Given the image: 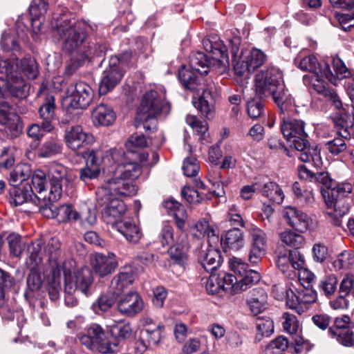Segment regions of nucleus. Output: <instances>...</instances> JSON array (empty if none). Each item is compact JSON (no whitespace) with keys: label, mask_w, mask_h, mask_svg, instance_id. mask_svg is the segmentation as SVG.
<instances>
[{"label":"nucleus","mask_w":354,"mask_h":354,"mask_svg":"<svg viewBox=\"0 0 354 354\" xmlns=\"http://www.w3.org/2000/svg\"><path fill=\"white\" fill-rule=\"evenodd\" d=\"M250 293V296L248 298L247 303L251 312L254 315H257L262 311L266 303V292L261 288H255Z\"/></svg>","instance_id":"37"},{"label":"nucleus","mask_w":354,"mask_h":354,"mask_svg":"<svg viewBox=\"0 0 354 354\" xmlns=\"http://www.w3.org/2000/svg\"><path fill=\"white\" fill-rule=\"evenodd\" d=\"M281 241L285 245L299 249L302 248L305 244L304 237L291 230H286L279 234Z\"/></svg>","instance_id":"49"},{"label":"nucleus","mask_w":354,"mask_h":354,"mask_svg":"<svg viewBox=\"0 0 354 354\" xmlns=\"http://www.w3.org/2000/svg\"><path fill=\"white\" fill-rule=\"evenodd\" d=\"M331 337L344 346L352 347L354 344V333L351 328L339 330L329 333Z\"/></svg>","instance_id":"57"},{"label":"nucleus","mask_w":354,"mask_h":354,"mask_svg":"<svg viewBox=\"0 0 354 354\" xmlns=\"http://www.w3.org/2000/svg\"><path fill=\"white\" fill-rule=\"evenodd\" d=\"M163 205L169 214L174 216L177 227L182 230L187 218V212L183 206L174 199H167Z\"/></svg>","instance_id":"32"},{"label":"nucleus","mask_w":354,"mask_h":354,"mask_svg":"<svg viewBox=\"0 0 354 354\" xmlns=\"http://www.w3.org/2000/svg\"><path fill=\"white\" fill-rule=\"evenodd\" d=\"M263 97H254L247 103V111L248 115L252 118L260 117L264 111L263 104L261 101Z\"/></svg>","instance_id":"63"},{"label":"nucleus","mask_w":354,"mask_h":354,"mask_svg":"<svg viewBox=\"0 0 354 354\" xmlns=\"http://www.w3.org/2000/svg\"><path fill=\"white\" fill-rule=\"evenodd\" d=\"M333 66L338 78H349L352 81L348 94L354 112V74L353 71L347 68L344 62L337 55L333 57Z\"/></svg>","instance_id":"31"},{"label":"nucleus","mask_w":354,"mask_h":354,"mask_svg":"<svg viewBox=\"0 0 354 354\" xmlns=\"http://www.w3.org/2000/svg\"><path fill=\"white\" fill-rule=\"evenodd\" d=\"M209 59L202 52H195L189 56V67L201 75H207L210 70Z\"/></svg>","instance_id":"38"},{"label":"nucleus","mask_w":354,"mask_h":354,"mask_svg":"<svg viewBox=\"0 0 354 354\" xmlns=\"http://www.w3.org/2000/svg\"><path fill=\"white\" fill-rule=\"evenodd\" d=\"M52 24L53 28L59 36L63 48L70 53L74 54L72 62L68 68L73 73L91 55L101 57L105 46L99 45L94 50L91 47L83 45L86 37V24L82 21L71 20L66 14L55 18Z\"/></svg>","instance_id":"1"},{"label":"nucleus","mask_w":354,"mask_h":354,"mask_svg":"<svg viewBox=\"0 0 354 354\" xmlns=\"http://www.w3.org/2000/svg\"><path fill=\"white\" fill-rule=\"evenodd\" d=\"M322 193L327 207L330 209H333V212L329 213L330 215L342 217L348 212L349 206L346 198L342 197L333 198L330 197L328 195L326 196V192H323V190H322Z\"/></svg>","instance_id":"35"},{"label":"nucleus","mask_w":354,"mask_h":354,"mask_svg":"<svg viewBox=\"0 0 354 354\" xmlns=\"http://www.w3.org/2000/svg\"><path fill=\"white\" fill-rule=\"evenodd\" d=\"M164 329V326L160 324H153L152 327L143 328L140 334L143 339H145L148 344L157 345L161 339V334Z\"/></svg>","instance_id":"50"},{"label":"nucleus","mask_w":354,"mask_h":354,"mask_svg":"<svg viewBox=\"0 0 354 354\" xmlns=\"http://www.w3.org/2000/svg\"><path fill=\"white\" fill-rule=\"evenodd\" d=\"M39 118L42 120L43 128L50 132L53 129V121L55 115V97L52 95L46 96L43 104L38 110Z\"/></svg>","instance_id":"26"},{"label":"nucleus","mask_w":354,"mask_h":354,"mask_svg":"<svg viewBox=\"0 0 354 354\" xmlns=\"http://www.w3.org/2000/svg\"><path fill=\"white\" fill-rule=\"evenodd\" d=\"M281 119V131L283 136L290 146L298 151L297 156L301 161L306 162L311 156L309 153L308 134L305 131V122L301 120L286 119L285 115Z\"/></svg>","instance_id":"7"},{"label":"nucleus","mask_w":354,"mask_h":354,"mask_svg":"<svg viewBox=\"0 0 354 354\" xmlns=\"http://www.w3.org/2000/svg\"><path fill=\"white\" fill-rule=\"evenodd\" d=\"M248 230L250 239L248 260L250 263L257 264L266 254L267 235L263 230L254 225H251Z\"/></svg>","instance_id":"14"},{"label":"nucleus","mask_w":354,"mask_h":354,"mask_svg":"<svg viewBox=\"0 0 354 354\" xmlns=\"http://www.w3.org/2000/svg\"><path fill=\"white\" fill-rule=\"evenodd\" d=\"M66 168L61 164L53 163L46 174L41 170H37L32 176V185L37 192L36 199H48L57 201L62 193V185L66 179Z\"/></svg>","instance_id":"3"},{"label":"nucleus","mask_w":354,"mask_h":354,"mask_svg":"<svg viewBox=\"0 0 354 354\" xmlns=\"http://www.w3.org/2000/svg\"><path fill=\"white\" fill-rule=\"evenodd\" d=\"M21 68L24 75L30 80H35L38 74V64L32 57L24 58L21 61Z\"/></svg>","instance_id":"60"},{"label":"nucleus","mask_w":354,"mask_h":354,"mask_svg":"<svg viewBox=\"0 0 354 354\" xmlns=\"http://www.w3.org/2000/svg\"><path fill=\"white\" fill-rule=\"evenodd\" d=\"M196 71L183 65L178 71V79L185 89L192 93L203 90L202 95L197 100L193 98L194 106L207 118H210L214 113V104L218 95L216 86L213 82L203 87L202 78L196 75Z\"/></svg>","instance_id":"4"},{"label":"nucleus","mask_w":354,"mask_h":354,"mask_svg":"<svg viewBox=\"0 0 354 354\" xmlns=\"http://www.w3.org/2000/svg\"><path fill=\"white\" fill-rule=\"evenodd\" d=\"M17 32L14 31H4L2 34L1 45L5 51H19L20 46L18 37H21L18 33L19 23L17 24Z\"/></svg>","instance_id":"43"},{"label":"nucleus","mask_w":354,"mask_h":354,"mask_svg":"<svg viewBox=\"0 0 354 354\" xmlns=\"http://www.w3.org/2000/svg\"><path fill=\"white\" fill-rule=\"evenodd\" d=\"M337 281V278L335 275L329 274L319 281V288L325 295L330 296L335 292Z\"/></svg>","instance_id":"62"},{"label":"nucleus","mask_w":354,"mask_h":354,"mask_svg":"<svg viewBox=\"0 0 354 354\" xmlns=\"http://www.w3.org/2000/svg\"><path fill=\"white\" fill-rule=\"evenodd\" d=\"M114 227L129 242L136 243L142 237L140 227L131 219L119 221Z\"/></svg>","instance_id":"29"},{"label":"nucleus","mask_w":354,"mask_h":354,"mask_svg":"<svg viewBox=\"0 0 354 354\" xmlns=\"http://www.w3.org/2000/svg\"><path fill=\"white\" fill-rule=\"evenodd\" d=\"M8 79V85H7L8 93L12 96L25 98L28 94V85L26 81L19 75L14 77Z\"/></svg>","instance_id":"41"},{"label":"nucleus","mask_w":354,"mask_h":354,"mask_svg":"<svg viewBox=\"0 0 354 354\" xmlns=\"http://www.w3.org/2000/svg\"><path fill=\"white\" fill-rule=\"evenodd\" d=\"M255 88L257 95L272 96L283 115L293 109L294 99L286 88L281 74L277 68L270 66L261 70L255 77Z\"/></svg>","instance_id":"2"},{"label":"nucleus","mask_w":354,"mask_h":354,"mask_svg":"<svg viewBox=\"0 0 354 354\" xmlns=\"http://www.w3.org/2000/svg\"><path fill=\"white\" fill-rule=\"evenodd\" d=\"M260 189L261 194L272 202L280 204L284 198V194L279 186L271 181L264 183Z\"/></svg>","instance_id":"42"},{"label":"nucleus","mask_w":354,"mask_h":354,"mask_svg":"<svg viewBox=\"0 0 354 354\" xmlns=\"http://www.w3.org/2000/svg\"><path fill=\"white\" fill-rule=\"evenodd\" d=\"M133 281L134 276L131 270L120 272L112 279L110 291L119 297Z\"/></svg>","instance_id":"33"},{"label":"nucleus","mask_w":354,"mask_h":354,"mask_svg":"<svg viewBox=\"0 0 354 354\" xmlns=\"http://www.w3.org/2000/svg\"><path fill=\"white\" fill-rule=\"evenodd\" d=\"M100 194H113V196H131L137 193V187L132 180L114 173V177L108 179L104 187L99 189Z\"/></svg>","instance_id":"15"},{"label":"nucleus","mask_w":354,"mask_h":354,"mask_svg":"<svg viewBox=\"0 0 354 354\" xmlns=\"http://www.w3.org/2000/svg\"><path fill=\"white\" fill-rule=\"evenodd\" d=\"M10 255L20 257L27 248V244L17 233L11 232L6 236Z\"/></svg>","instance_id":"40"},{"label":"nucleus","mask_w":354,"mask_h":354,"mask_svg":"<svg viewBox=\"0 0 354 354\" xmlns=\"http://www.w3.org/2000/svg\"><path fill=\"white\" fill-rule=\"evenodd\" d=\"M55 218L60 223L77 222L80 213L73 209L71 205H62L56 207Z\"/></svg>","instance_id":"44"},{"label":"nucleus","mask_w":354,"mask_h":354,"mask_svg":"<svg viewBox=\"0 0 354 354\" xmlns=\"http://www.w3.org/2000/svg\"><path fill=\"white\" fill-rule=\"evenodd\" d=\"M297 170L300 179L322 185L329 190L331 189L333 183L328 172L314 173L304 165L298 166Z\"/></svg>","instance_id":"27"},{"label":"nucleus","mask_w":354,"mask_h":354,"mask_svg":"<svg viewBox=\"0 0 354 354\" xmlns=\"http://www.w3.org/2000/svg\"><path fill=\"white\" fill-rule=\"evenodd\" d=\"M267 55L260 49L241 50L238 60L235 61L234 69L238 75H243L246 72L254 73L267 62Z\"/></svg>","instance_id":"12"},{"label":"nucleus","mask_w":354,"mask_h":354,"mask_svg":"<svg viewBox=\"0 0 354 354\" xmlns=\"http://www.w3.org/2000/svg\"><path fill=\"white\" fill-rule=\"evenodd\" d=\"M354 263V254L351 250L341 252L333 262L336 269H348Z\"/></svg>","instance_id":"61"},{"label":"nucleus","mask_w":354,"mask_h":354,"mask_svg":"<svg viewBox=\"0 0 354 354\" xmlns=\"http://www.w3.org/2000/svg\"><path fill=\"white\" fill-rule=\"evenodd\" d=\"M104 153L101 149H91L86 151L84 158L86 159V165L93 169L100 172L101 165L103 162Z\"/></svg>","instance_id":"53"},{"label":"nucleus","mask_w":354,"mask_h":354,"mask_svg":"<svg viewBox=\"0 0 354 354\" xmlns=\"http://www.w3.org/2000/svg\"><path fill=\"white\" fill-rule=\"evenodd\" d=\"M62 146L56 139H50L45 141L38 151V156L41 158H51L62 152Z\"/></svg>","instance_id":"47"},{"label":"nucleus","mask_w":354,"mask_h":354,"mask_svg":"<svg viewBox=\"0 0 354 354\" xmlns=\"http://www.w3.org/2000/svg\"><path fill=\"white\" fill-rule=\"evenodd\" d=\"M82 344L93 351L101 353H111L114 351L113 346L116 347L118 343H111L107 334L98 324L91 325L86 334L80 338Z\"/></svg>","instance_id":"9"},{"label":"nucleus","mask_w":354,"mask_h":354,"mask_svg":"<svg viewBox=\"0 0 354 354\" xmlns=\"http://www.w3.org/2000/svg\"><path fill=\"white\" fill-rule=\"evenodd\" d=\"M118 311L127 317H133L144 308L142 299L136 292H131L121 297L117 304Z\"/></svg>","instance_id":"24"},{"label":"nucleus","mask_w":354,"mask_h":354,"mask_svg":"<svg viewBox=\"0 0 354 354\" xmlns=\"http://www.w3.org/2000/svg\"><path fill=\"white\" fill-rule=\"evenodd\" d=\"M325 77L323 74L312 75L311 84L312 88L319 95L324 96L327 101L331 103L339 113L345 112L343 109L342 102L336 91L330 87L322 79Z\"/></svg>","instance_id":"21"},{"label":"nucleus","mask_w":354,"mask_h":354,"mask_svg":"<svg viewBox=\"0 0 354 354\" xmlns=\"http://www.w3.org/2000/svg\"><path fill=\"white\" fill-rule=\"evenodd\" d=\"M294 63L302 71H306L315 75H324L325 77L330 82L335 80L328 63L325 62H318L317 59L314 55H308L304 57L300 56L297 57Z\"/></svg>","instance_id":"19"},{"label":"nucleus","mask_w":354,"mask_h":354,"mask_svg":"<svg viewBox=\"0 0 354 354\" xmlns=\"http://www.w3.org/2000/svg\"><path fill=\"white\" fill-rule=\"evenodd\" d=\"M64 292L73 295L75 291L87 295L93 283L92 271L88 268H83L71 274L64 270Z\"/></svg>","instance_id":"11"},{"label":"nucleus","mask_w":354,"mask_h":354,"mask_svg":"<svg viewBox=\"0 0 354 354\" xmlns=\"http://www.w3.org/2000/svg\"><path fill=\"white\" fill-rule=\"evenodd\" d=\"M334 123L339 128L336 133L337 136L328 141L325 145L331 154L337 156L344 152L347 148L346 141L350 139L348 129L353 124V118L345 112L339 113L335 117Z\"/></svg>","instance_id":"8"},{"label":"nucleus","mask_w":354,"mask_h":354,"mask_svg":"<svg viewBox=\"0 0 354 354\" xmlns=\"http://www.w3.org/2000/svg\"><path fill=\"white\" fill-rule=\"evenodd\" d=\"M218 276L223 290L232 293H238L239 292L238 277L225 272L218 274Z\"/></svg>","instance_id":"59"},{"label":"nucleus","mask_w":354,"mask_h":354,"mask_svg":"<svg viewBox=\"0 0 354 354\" xmlns=\"http://www.w3.org/2000/svg\"><path fill=\"white\" fill-rule=\"evenodd\" d=\"M141 173V165L135 162L119 165L115 169V174L123 176L133 182L140 176Z\"/></svg>","instance_id":"45"},{"label":"nucleus","mask_w":354,"mask_h":354,"mask_svg":"<svg viewBox=\"0 0 354 354\" xmlns=\"http://www.w3.org/2000/svg\"><path fill=\"white\" fill-rule=\"evenodd\" d=\"M92 121L95 126H109L115 120V114L111 107L100 104L92 111Z\"/></svg>","instance_id":"30"},{"label":"nucleus","mask_w":354,"mask_h":354,"mask_svg":"<svg viewBox=\"0 0 354 354\" xmlns=\"http://www.w3.org/2000/svg\"><path fill=\"white\" fill-rule=\"evenodd\" d=\"M98 203L103 207L102 210V218L106 223L112 225L113 227L115 223L127 211L124 202L119 200L113 194H100L97 192Z\"/></svg>","instance_id":"13"},{"label":"nucleus","mask_w":354,"mask_h":354,"mask_svg":"<svg viewBox=\"0 0 354 354\" xmlns=\"http://www.w3.org/2000/svg\"><path fill=\"white\" fill-rule=\"evenodd\" d=\"M223 259L220 250L215 248L207 250L201 259V265L207 272L216 270L221 264Z\"/></svg>","instance_id":"39"},{"label":"nucleus","mask_w":354,"mask_h":354,"mask_svg":"<svg viewBox=\"0 0 354 354\" xmlns=\"http://www.w3.org/2000/svg\"><path fill=\"white\" fill-rule=\"evenodd\" d=\"M48 4L44 0H32L29 8L30 15L37 19H39L48 10Z\"/></svg>","instance_id":"64"},{"label":"nucleus","mask_w":354,"mask_h":354,"mask_svg":"<svg viewBox=\"0 0 354 354\" xmlns=\"http://www.w3.org/2000/svg\"><path fill=\"white\" fill-rule=\"evenodd\" d=\"M199 169L198 160L195 158L191 157L185 159L183 165L184 174L192 178L193 183L196 188L204 189L205 184L203 182L200 178H196Z\"/></svg>","instance_id":"36"},{"label":"nucleus","mask_w":354,"mask_h":354,"mask_svg":"<svg viewBox=\"0 0 354 354\" xmlns=\"http://www.w3.org/2000/svg\"><path fill=\"white\" fill-rule=\"evenodd\" d=\"M91 265L93 272L100 277L111 274L118 267L115 255L112 252L107 254L95 253L91 257Z\"/></svg>","instance_id":"20"},{"label":"nucleus","mask_w":354,"mask_h":354,"mask_svg":"<svg viewBox=\"0 0 354 354\" xmlns=\"http://www.w3.org/2000/svg\"><path fill=\"white\" fill-rule=\"evenodd\" d=\"M60 242L55 237L51 238L45 248L48 255V266L44 272L48 283L50 299L56 301L59 297L61 290V268L63 261L59 259L61 254Z\"/></svg>","instance_id":"5"},{"label":"nucleus","mask_w":354,"mask_h":354,"mask_svg":"<svg viewBox=\"0 0 354 354\" xmlns=\"http://www.w3.org/2000/svg\"><path fill=\"white\" fill-rule=\"evenodd\" d=\"M118 296L109 290V294L100 296L93 307L97 314L107 311L115 304Z\"/></svg>","instance_id":"54"},{"label":"nucleus","mask_w":354,"mask_h":354,"mask_svg":"<svg viewBox=\"0 0 354 354\" xmlns=\"http://www.w3.org/2000/svg\"><path fill=\"white\" fill-rule=\"evenodd\" d=\"M185 121L195 132L200 135L202 142L207 141L208 125L205 120H201L196 116L189 115L186 117Z\"/></svg>","instance_id":"51"},{"label":"nucleus","mask_w":354,"mask_h":354,"mask_svg":"<svg viewBox=\"0 0 354 354\" xmlns=\"http://www.w3.org/2000/svg\"><path fill=\"white\" fill-rule=\"evenodd\" d=\"M221 241L225 248L239 250L244 244L243 234L240 229L234 227L225 232Z\"/></svg>","instance_id":"34"},{"label":"nucleus","mask_w":354,"mask_h":354,"mask_svg":"<svg viewBox=\"0 0 354 354\" xmlns=\"http://www.w3.org/2000/svg\"><path fill=\"white\" fill-rule=\"evenodd\" d=\"M120 61L116 57L111 56L109 61V66L103 73L99 86L100 95H106L111 91L122 80L124 70L118 66Z\"/></svg>","instance_id":"17"},{"label":"nucleus","mask_w":354,"mask_h":354,"mask_svg":"<svg viewBox=\"0 0 354 354\" xmlns=\"http://www.w3.org/2000/svg\"><path fill=\"white\" fill-rule=\"evenodd\" d=\"M32 185L26 184L22 187H13L9 192V202L13 206H18L24 203L32 201L36 203Z\"/></svg>","instance_id":"28"},{"label":"nucleus","mask_w":354,"mask_h":354,"mask_svg":"<svg viewBox=\"0 0 354 354\" xmlns=\"http://www.w3.org/2000/svg\"><path fill=\"white\" fill-rule=\"evenodd\" d=\"M31 175L30 167L26 164L17 165L10 173L9 182L12 187L28 179Z\"/></svg>","instance_id":"46"},{"label":"nucleus","mask_w":354,"mask_h":354,"mask_svg":"<svg viewBox=\"0 0 354 354\" xmlns=\"http://www.w3.org/2000/svg\"><path fill=\"white\" fill-rule=\"evenodd\" d=\"M256 326L257 333L255 339L257 341H260L263 337H269L274 332V323L269 317H258Z\"/></svg>","instance_id":"52"},{"label":"nucleus","mask_w":354,"mask_h":354,"mask_svg":"<svg viewBox=\"0 0 354 354\" xmlns=\"http://www.w3.org/2000/svg\"><path fill=\"white\" fill-rule=\"evenodd\" d=\"M260 274L253 270H249L242 276L238 277L239 291L246 290L260 280Z\"/></svg>","instance_id":"56"},{"label":"nucleus","mask_w":354,"mask_h":354,"mask_svg":"<svg viewBox=\"0 0 354 354\" xmlns=\"http://www.w3.org/2000/svg\"><path fill=\"white\" fill-rule=\"evenodd\" d=\"M203 45L207 52L212 54V58L223 57L224 55H228L226 46L221 41H212L208 39L203 41Z\"/></svg>","instance_id":"58"},{"label":"nucleus","mask_w":354,"mask_h":354,"mask_svg":"<svg viewBox=\"0 0 354 354\" xmlns=\"http://www.w3.org/2000/svg\"><path fill=\"white\" fill-rule=\"evenodd\" d=\"M111 333L118 342L129 339L131 336L132 329L129 323L115 322L111 326Z\"/></svg>","instance_id":"48"},{"label":"nucleus","mask_w":354,"mask_h":354,"mask_svg":"<svg viewBox=\"0 0 354 354\" xmlns=\"http://www.w3.org/2000/svg\"><path fill=\"white\" fill-rule=\"evenodd\" d=\"M170 111L169 104L158 95L156 91L147 92L138 108L137 118L143 122L146 131H153L156 128V118L161 115H167Z\"/></svg>","instance_id":"6"},{"label":"nucleus","mask_w":354,"mask_h":354,"mask_svg":"<svg viewBox=\"0 0 354 354\" xmlns=\"http://www.w3.org/2000/svg\"><path fill=\"white\" fill-rule=\"evenodd\" d=\"M64 140L66 145L73 151L79 150L95 142L94 136L85 132L79 125H75L65 131Z\"/></svg>","instance_id":"18"},{"label":"nucleus","mask_w":354,"mask_h":354,"mask_svg":"<svg viewBox=\"0 0 354 354\" xmlns=\"http://www.w3.org/2000/svg\"><path fill=\"white\" fill-rule=\"evenodd\" d=\"M42 245L41 240H36L28 247L29 255L26 259V266L30 268V272L27 277V286L32 292L39 290L42 285L41 277L37 270L43 259Z\"/></svg>","instance_id":"10"},{"label":"nucleus","mask_w":354,"mask_h":354,"mask_svg":"<svg viewBox=\"0 0 354 354\" xmlns=\"http://www.w3.org/2000/svg\"><path fill=\"white\" fill-rule=\"evenodd\" d=\"M283 216L288 225L301 233L305 232L310 223V219L308 215L294 207H287Z\"/></svg>","instance_id":"25"},{"label":"nucleus","mask_w":354,"mask_h":354,"mask_svg":"<svg viewBox=\"0 0 354 354\" xmlns=\"http://www.w3.org/2000/svg\"><path fill=\"white\" fill-rule=\"evenodd\" d=\"M304 257L297 250H283L277 253L276 263L279 269L283 273L286 272L290 267L299 270L304 267Z\"/></svg>","instance_id":"23"},{"label":"nucleus","mask_w":354,"mask_h":354,"mask_svg":"<svg viewBox=\"0 0 354 354\" xmlns=\"http://www.w3.org/2000/svg\"><path fill=\"white\" fill-rule=\"evenodd\" d=\"M67 94L70 98V104L74 109L87 108L94 97V91L92 88L84 82H80L68 86Z\"/></svg>","instance_id":"16"},{"label":"nucleus","mask_w":354,"mask_h":354,"mask_svg":"<svg viewBox=\"0 0 354 354\" xmlns=\"http://www.w3.org/2000/svg\"><path fill=\"white\" fill-rule=\"evenodd\" d=\"M0 73L5 76V79H11V77L19 75L17 59H1L0 61Z\"/></svg>","instance_id":"55"},{"label":"nucleus","mask_w":354,"mask_h":354,"mask_svg":"<svg viewBox=\"0 0 354 354\" xmlns=\"http://www.w3.org/2000/svg\"><path fill=\"white\" fill-rule=\"evenodd\" d=\"M189 249L188 236L182 230L178 234L175 243L169 248L168 253L175 263L183 266L187 262Z\"/></svg>","instance_id":"22"}]
</instances>
